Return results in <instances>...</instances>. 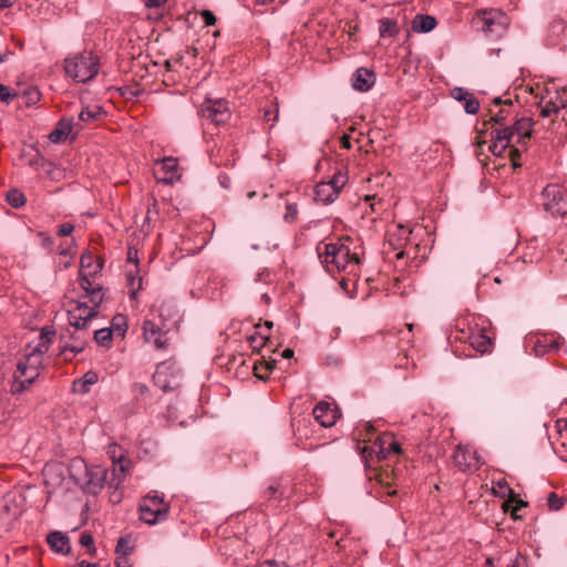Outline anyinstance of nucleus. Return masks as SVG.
<instances>
[{
	"label": "nucleus",
	"mask_w": 567,
	"mask_h": 567,
	"mask_svg": "<svg viewBox=\"0 0 567 567\" xmlns=\"http://www.w3.org/2000/svg\"><path fill=\"white\" fill-rule=\"evenodd\" d=\"M385 443H386L385 440H383L382 445H381L380 451H379V453L381 454L382 457H386L391 453H393V454H400L401 453V445H400V443H398L395 441H390L386 446L384 445Z\"/></svg>",
	"instance_id": "obj_34"
},
{
	"label": "nucleus",
	"mask_w": 567,
	"mask_h": 567,
	"mask_svg": "<svg viewBox=\"0 0 567 567\" xmlns=\"http://www.w3.org/2000/svg\"><path fill=\"white\" fill-rule=\"evenodd\" d=\"M73 229H74V226L72 224L64 223V224L60 225L58 235L59 236H69L72 234Z\"/></svg>",
	"instance_id": "obj_53"
},
{
	"label": "nucleus",
	"mask_w": 567,
	"mask_h": 567,
	"mask_svg": "<svg viewBox=\"0 0 567 567\" xmlns=\"http://www.w3.org/2000/svg\"><path fill=\"white\" fill-rule=\"evenodd\" d=\"M144 2L147 8H159L166 2V0H144Z\"/></svg>",
	"instance_id": "obj_55"
},
{
	"label": "nucleus",
	"mask_w": 567,
	"mask_h": 567,
	"mask_svg": "<svg viewBox=\"0 0 567 567\" xmlns=\"http://www.w3.org/2000/svg\"><path fill=\"white\" fill-rule=\"evenodd\" d=\"M167 332L163 330L155 321L146 319L143 322L144 340L153 343L156 349H166L168 346Z\"/></svg>",
	"instance_id": "obj_19"
},
{
	"label": "nucleus",
	"mask_w": 567,
	"mask_h": 567,
	"mask_svg": "<svg viewBox=\"0 0 567 567\" xmlns=\"http://www.w3.org/2000/svg\"><path fill=\"white\" fill-rule=\"evenodd\" d=\"M473 21L477 30L494 39L502 38L511 24L509 17L501 9L495 8L477 10Z\"/></svg>",
	"instance_id": "obj_4"
},
{
	"label": "nucleus",
	"mask_w": 567,
	"mask_h": 567,
	"mask_svg": "<svg viewBox=\"0 0 567 567\" xmlns=\"http://www.w3.org/2000/svg\"><path fill=\"white\" fill-rule=\"evenodd\" d=\"M330 185L333 186V188H336L337 193L339 194V192L341 190V188L346 185L347 183V177L339 173V174H334V176L332 177L331 181L328 182Z\"/></svg>",
	"instance_id": "obj_42"
},
{
	"label": "nucleus",
	"mask_w": 567,
	"mask_h": 567,
	"mask_svg": "<svg viewBox=\"0 0 567 567\" xmlns=\"http://www.w3.org/2000/svg\"><path fill=\"white\" fill-rule=\"evenodd\" d=\"M99 264L97 261L95 262L93 260V256L92 255H83L81 257V261H80V272L79 274H83V272H90V270L94 269V266Z\"/></svg>",
	"instance_id": "obj_36"
},
{
	"label": "nucleus",
	"mask_w": 567,
	"mask_h": 567,
	"mask_svg": "<svg viewBox=\"0 0 567 567\" xmlns=\"http://www.w3.org/2000/svg\"><path fill=\"white\" fill-rule=\"evenodd\" d=\"M200 16L206 25H214L216 23V17L210 10H203Z\"/></svg>",
	"instance_id": "obj_51"
},
{
	"label": "nucleus",
	"mask_w": 567,
	"mask_h": 567,
	"mask_svg": "<svg viewBox=\"0 0 567 567\" xmlns=\"http://www.w3.org/2000/svg\"><path fill=\"white\" fill-rule=\"evenodd\" d=\"M153 380L164 392L173 391L179 385V373L174 362L165 361L157 365Z\"/></svg>",
	"instance_id": "obj_10"
},
{
	"label": "nucleus",
	"mask_w": 567,
	"mask_h": 567,
	"mask_svg": "<svg viewBox=\"0 0 567 567\" xmlns=\"http://www.w3.org/2000/svg\"><path fill=\"white\" fill-rule=\"evenodd\" d=\"M12 3H13L12 0H0V8L1 9L9 8L12 6Z\"/></svg>",
	"instance_id": "obj_61"
},
{
	"label": "nucleus",
	"mask_w": 567,
	"mask_h": 567,
	"mask_svg": "<svg viewBox=\"0 0 567 567\" xmlns=\"http://www.w3.org/2000/svg\"><path fill=\"white\" fill-rule=\"evenodd\" d=\"M338 196L336 188L328 182L318 183L315 187V198L317 202L327 204L333 202Z\"/></svg>",
	"instance_id": "obj_25"
},
{
	"label": "nucleus",
	"mask_w": 567,
	"mask_h": 567,
	"mask_svg": "<svg viewBox=\"0 0 567 567\" xmlns=\"http://www.w3.org/2000/svg\"><path fill=\"white\" fill-rule=\"evenodd\" d=\"M436 25V20L432 16L416 14L412 21V30L414 32H430Z\"/></svg>",
	"instance_id": "obj_27"
},
{
	"label": "nucleus",
	"mask_w": 567,
	"mask_h": 567,
	"mask_svg": "<svg viewBox=\"0 0 567 567\" xmlns=\"http://www.w3.org/2000/svg\"><path fill=\"white\" fill-rule=\"evenodd\" d=\"M116 553L123 556H127L132 554L133 547L130 544V540L125 537H121L116 544Z\"/></svg>",
	"instance_id": "obj_37"
},
{
	"label": "nucleus",
	"mask_w": 567,
	"mask_h": 567,
	"mask_svg": "<svg viewBox=\"0 0 567 567\" xmlns=\"http://www.w3.org/2000/svg\"><path fill=\"white\" fill-rule=\"evenodd\" d=\"M27 104H35L40 100V92L35 87H30L24 92Z\"/></svg>",
	"instance_id": "obj_44"
},
{
	"label": "nucleus",
	"mask_w": 567,
	"mask_h": 567,
	"mask_svg": "<svg viewBox=\"0 0 567 567\" xmlns=\"http://www.w3.org/2000/svg\"><path fill=\"white\" fill-rule=\"evenodd\" d=\"M508 115H509L508 109L504 107V109H501L499 111H497L495 114H493L491 117V121L496 124H502L507 120Z\"/></svg>",
	"instance_id": "obj_46"
},
{
	"label": "nucleus",
	"mask_w": 567,
	"mask_h": 567,
	"mask_svg": "<svg viewBox=\"0 0 567 567\" xmlns=\"http://www.w3.org/2000/svg\"><path fill=\"white\" fill-rule=\"evenodd\" d=\"M257 4L266 6L271 3L274 0H255Z\"/></svg>",
	"instance_id": "obj_64"
},
{
	"label": "nucleus",
	"mask_w": 567,
	"mask_h": 567,
	"mask_svg": "<svg viewBox=\"0 0 567 567\" xmlns=\"http://www.w3.org/2000/svg\"><path fill=\"white\" fill-rule=\"evenodd\" d=\"M548 506L553 511H558L563 507V499L556 493H550L548 496Z\"/></svg>",
	"instance_id": "obj_47"
},
{
	"label": "nucleus",
	"mask_w": 567,
	"mask_h": 567,
	"mask_svg": "<svg viewBox=\"0 0 567 567\" xmlns=\"http://www.w3.org/2000/svg\"><path fill=\"white\" fill-rule=\"evenodd\" d=\"M79 567H99L97 564L95 563H87L85 560H82L80 564H79Z\"/></svg>",
	"instance_id": "obj_62"
},
{
	"label": "nucleus",
	"mask_w": 567,
	"mask_h": 567,
	"mask_svg": "<svg viewBox=\"0 0 567 567\" xmlns=\"http://www.w3.org/2000/svg\"><path fill=\"white\" fill-rule=\"evenodd\" d=\"M543 206L554 217H564L567 214V202L558 185H547L542 192Z\"/></svg>",
	"instance_id": "obj_8"
},
{
	"label": "nucleus",
	"mask_w": 567,
	"mask_h": 567,
	"mask_svg": "<svg viewBox=\"0 0 567 567\" xmlns=\"http://www.w3.org/2000/svg\"><path fill=\"white\" fill-rule=\"evenodd\" d=\"M274 367H275V361L265 362V363H261L260 365H255L254 367L255 375L259 379H266V373L268 371L272 370Z\"/></svg>",
	"instance_id": "obj_38"
},
{
	"label": "nucleus",
	"mask_w": 567,
	"mask_h": 567,
	"mask_svg": "<svg viewBox=\"0 0 567 567\" xmlns=\"http://www.w3.org/2000/svg\"><path fill=\"white\" fill-rule=\"evenodd\" d=\"M87 340L89 333L85 328H73V331H69L68 340L61 347V354L65 360H72L85 349Z\"/></svg>",
	"instance_id": "obj_12"
},
{
	"label": "nucleus",
	"mask_w": 567,
	"mask_h": 567,
	"mask_svg": "<svg viewBox=\"0 0 567 567\" xmlns=\"http://www.w3.org/2000/svg\"><path fill=\"white\" fill-rule=\"evenodd\" d=\"M494 104L497 105V106L502 105V104H505V106H511L513 103H512L511 100L503 101L502 97H495L494 99Z\"/></svg>",
	"instance_id": "obj_58"
},
{
	"label": "nucleus",
	"mask_w": 567,
	"mask_h": 567,
	"mask_svg": "<svg viewBox=\"0 0 567 567\" xmlns=\"http://www.w3.org/2000/svg\"><path fill=\"white\" fill-rule=\"evenodd\" d=\"M471 344L480 352L484 353L492 347V341L484 334H478L472 339Z\"/></svg>",
	"instance_id": "obj_31"
},
{
	"label": "nucleus",
	"mask_w": 567,
	"mask_h": 567,
	"mask_svg": "<svg viewBox=\"0 0 567 567\" xmlns=\"http://www.w3.org/2000/svg\"><path fill=\"white\" fill-rule=\"evenodd\" d=\"M341 146L346 150H350L351 148V142H350V137L348 135H343L342 138H341Z\"/></svg>",
	"instance_id": "obj_56"
},
{
	"label": "nucleus",
	"mask_w": 567,
	"mask_h": 567,
	"mask_svg": "<svg viewBox=\"0 0 567 567\" xmlns=\"http://www.w3.org/2000/svg\"><path fill=\"white\" fill-rule=\"evenodd\" d=\"M99 115V112L97 111H93V110H82L79 114V118L80 121L82 122H85V123H90V122H93Z\"/></svg>",
	"instance_id": "obj_45"
},
{
	"label": "nucleus",
	"mask_w": 567,
	"mask_h": 567,
	"mask_svg": "<svg viewBox=\"0 0 567 567\" xmlns=\"http://www.w3.org/2000/svg\"><path fill=\"white\" fill-rule=\"evenodd\" d=\"M375 84V73H353L351 85L358 92H367Z\"/></svg>",
	"instance_id": "obj_24"
},
{
	"label": "nucleus",
	"mask_w": 567,
	"mask_h": 567,
	"mask_svg": "<svg viewBox=\"0 0 567 567\" xmlns=\"http://www.w3.org/2000/svg\"><path fill=\"white\" fill-rule=\"evenodd\" d=\"M99 380V377L95 372L89 371L86 372L78 383L81 385V392L87 393L90 391V386L95 384Z\"/></svg>",
	"instance_id": "obj_33"
},
{
	"label": "nucleus",
	"mask_w": 567,
	"mask_h": 567,
	"mask_svg": "<svg viewBox=\"0 0 567 567\" xmlns=\"http://www.w3.org/2000/svg\"><path fill=\"white\" fill-rule=\"evenodd\" d=\"M313 416L321 426L329 427L337 421V411L330 403L319 402L313 409Z\"/></svg>",
	"instance_id": "obj_20"
},
{
	"label": "nucleus",
	"mask_w": 567,
	"mask_h": 567,
	"mask_svg": "<svg viewBox=\"0 0 567 567\" xmlns=\"http://www.w3.org/2000/svg\"><path fill=\"white\" fill-rule=\"evenodd\" d=\"M110 458L113 461L114 467H113V474L114 480L111 482L112 485L115 486V488L118 487V485L122 482V478L126 472L128 461L124 457L122 447L116 444L112 443L107 446L106 451Z\"/></svg>",
	"instance_id": "obj_16"
},
{
	"label": "nucleus",
	"mask_w": 567,
	"mask_h": 567,
	"mask_svg": "<svg viewBox=\"0 0 567 567\" xmlns=\"http://www.w3.org/2000/svg\"><path fill=\"white\" fill-rule=\"evenodd\" d=\"M534 122L529 117H522L516 120L513 126V138L517 137L516 143L520 146H526L527 140L530 137L533 132Z\"/></svg>",
	"instance_id": "obj_21"
},
{
	"label": "nucleus",
	"mask_w": 567,
	"mask_h": 567,
	"mask_svg": "<svg viewBox=\"0 0 567 567\" xmlns=\"http://www.w3.org/2000/svg\"><path fill=\"white\" fill-rule=\"evenodd\" d=\"M278 104L275 103L270 109L265 110L264 117L266 121H272L274 123L278 120Z\"/></svg>",
	"instance_id": "obj_49"
},
{
	"label": "nucleus",
	"mask_w": 567,
	"mask_h": 567,
	"mask_svg": "<svg viewBox=\"0 0 567 567\" xmlns=\"http://www.w3.org/2000/svg\"><path fill=\"white\" fill-rule=\"evenodd\" d=\"M202 116L216 124L225 123L229 118L227 102L223 99L207 100L206 105L202 109Z\"/></svg>",
	"instance_id": "obj_18"
},
{
	"label": "nucleus",
	"mask_w": 567,
	"mask_h": 567,
	"mask_svg": "<svg viewBox=\"0 0 567 567\" xmlns=\"http://www.w3.org/2000/svg\"><path fill=\"white\" fill-rule=\"evenodd\" d=\"M411 234V228L401 224H393L388 228L384 246L395 252L396 259L404 257V247L409 243Z\"/></svg>",
	"instance_id": "obj_9"
},
{
	"label": "nucleus",
	"mask_w": 567,
	"mask_h": 567,
	"mask_svg": "<svg viewBox=\"0 0 567 567\" xmlns=\"http://www.w3.org/2000/svg\"><path fill=\"white\" fill-rule=\"evenodd\" d=\"M464 110L467 114L473 115L480 111V102L473 94L464 101Z\"/></svg>",
	"instance_id": "obj_35"
},
{
	"label": "nucleus",
	"mask_w": 567,
	"mask_h": 567,
	"mask_svg": "<svg viewBox=\"0 0 567 567\" xmlns=\"http://www.w3.org/2000/svg\"><path fill=\"white\" fill-rule=\"evenodd\" d=\"M72 132V123L71 121H60L58 127L53 130L49 138L52 143H61L66 140L68 135Z\"/></svg>",
	"instance_id": "obj_28"
},
{
	"label": "nucleus",
	"mask_w": 567,
	"mask_h": 567,
	"mask_svg": "<svg viewBox=\"0 0 567 567\" xmlns=\"http://www.w3.org/2000/svg\"><path fill=\"white\" fill-rule=\"evenodd\" d=\"M54 337L55 330L52 327H43L37 340L25 347L14 372L13 392H23L38 379L44 367V355Z\"/></svg>",
	"instance_id": "obj_1"
},
{
	"label": "nucleus",
	"mask_w": 567,
	"mask_h": 567,
	"mask_svg": "<svg viewBox=\"0 0 567 567\" xmlns=\"http://www.w3.org/2000/svg\"><path fill=\"white\" fill-rule=\"evenodd\" d=\"M450 94L454 100L464 102L472 93L464 87L456 86L451 90Z\"/></svg>",
	"instance_id": "obj_39"
},
{
	"label": "nucleus",
	"mask_w": 567,
	"mask_h": 567,
	"mask_svg": "<svg viewBox=\"0 0 567 567\" xmlns=\"http://www.w3.org/2000/svg\"><path fill=\"white\" fill-rule=\"evenodd\" d=\"M101 270L102 265L96 264L94 269L90 270V272L79 274L80 286L85 292L84 297L89 298V301H94L97 303H102L104 300V291L102 285L95 280V276L99 275Z\"/></svg>",
	"instance_id": "obj_11"
},
{
	"label": "nucleus",
	"mask_w": 567,
	"mask_h": 567,
	"mask_svg": "<svg viewBox=\"0 0 567 567\" xmlns=\"http://www.w3.org/2000/svg\"><path fill=\"white\" fill-rule=\"evenodd\" d=\"M7 200L12 207L19 208L25 204V196L18 189H11L7 194Z\"/></svg>",
	"instance_id": "obj_32"
},
{
	"label": "nucleus",
	"mask_w": 567,
	"mask_h": 567,
	"mask_svg": "<svg viewBox=\"0 0 567 567\" xmlns=\"http://www.w3.org/2000/svg\"><path fill=\"white\" fill-rule=\"evenodd\" d=\"M455 465L461 471H472L480 466L481 460L476 451L470 446L458 445L453 454Z\"/></svg>",
	"instance_id": "obj_17"
},
{
	"label": "nucleus",
	"mask_w": 567,
	"mask_h": 567,
	"mask_svg": "<svg viewBox=\"0 0 567 567\" xmlns=\"http://www.w3.org/2000/svg\"><path fill=\"white\" fill-rule=\"evenodd\" d=\"M267 492H268L269 497H272V496L277 493V487H276V486H274V485H270V486L267 488Z\"/></svg>",
	"instance_id": "obj_63"
},
{
	"label": "nucleus",
	"mask_w": 567,
	"mask_h": 567,
	"mask_svg": "<svg viewBox=\"0 0 567 567\" xmlns=\"http://www.w3.org/2000/svg\"><path fill=\"white\" fill-rule=\"evenodd\" d=\"M111 338H112V329H109V328L99 329L94 333V339L96 340V342H99L101 344H104L106 341H110Z\"/></svg>",
	"instance_id": "obj_40"
},
{
	"label": "nucleus",
	"mask_w": 567,
	"mask_h": 567,
	"mask_svg": "<svg viewBox=\"0 0 567 567\" xmlns=\"http://www.w3.org/2000/svg\"><path fill=\"white\" fill-rule=\"evenodd\" d=\"M101 303L90 301H75L74 306L68 310L69 324L72 328H85L89 322L97 316Z\"/></svg>",
	"instance_id": "obj_7"
},
{
	"label": "nucleus",
	"mask_w": 567,
	"mask_h": 567,
	"mask_svg": "<svg viewBox=\"0 0 567 567\" xmlns=\"http://www.w3.org/2000/svg\"><path fill=\"white\" fill-rule=\"evenodd\" d=\"M100 58L92 51H84L64 61V71H97Z\"/></svg>",
	"instance_id": "obj_14"
},
{
	"label": "nucleus",
	"mask_w": 567,
	"mask_h": 567,
	"mask_svg": "<svg viewBox=\"0 0 567 567\" xmlns=\"http://www.w3.org/2000/svg\"><path fill=\"white\" fill-rule=\"evenodd\" d=\"M558 338L551 334H543L535 339L533 350L537 357L557 351L559 349Z\"/></svg>",
	"instance_id": "obj_22"
},
{
	"label": "nucleus",
	"mask_w": 567,
	"mask_h": 567,
	"mask_svg": "<svg viewBox=\"0 0 567 567\" xmlns=\"http://www.w3.org/2000/svg\"><path fill=\"white\" fill-rule=\"evenodd\" d=\"M154 174L157 182L163 184H172L182 176L177 159L173 157H165L157 162Z\"/></svg>",
	"instance_id": "obj_15"
},
{
	"label": "nucleus",
	"mask_w": 567,
	"mask_h": 567,
	"mask_svg": "<svg viewBox=\"0 0 567 567\" xmlns=\"http://www.w3.org/2000/svg\"><path fill=\"white\" fill-rule=\"evenodd\" d=\"M378 483L381 485L382 487V491L388 495V496H392L394 495L396 492L395 489H393L391 487V485L388 483V482H384L383 480V476L380 475L379 480H378Z\"/></svg>",
	"instance_id": "obj_52"
},
{
	"label": "nucleus",
	"mask_w": 567,
	"mask_h": 567,
	"mask_svg": "<svg viewBox=\"0 0 567 567\" xmlns=\"http://www.w3.org/2000/svg\"><path fill=\"white\" fill-rule=\"evenodd\" d=\"M296 214H297L296 207L292 206V205H288L287 206L286 219H288L289 216L293 217Z\"/></svg>",
	"instance_id": "obj_59"
},
{
	"label": "nucleus",
	"mask_w": 567,
	"mask_h": 567,
	"mask_svg": "<svg viewBox=\"0 0 567 567\" xmlns=\"http://www.w3.org/2000/svg\"><path fill=\"white\" fill-rule=\"evenodd\" d=\"M73 74V80L76 81V82H87L90 81L93 75L95 73H91L89 76H86V73H79V72H75V73H72Z\"/></svg>",
	"instance_id": "obj_54"
},
{
	"label": "nucleus",
	"mask_w": 567,
	"mask_h": 567,
	"mask_svg": "<svg viewBox=\"0 0 567 567\" xmlns=\"http://www.w3.org/2000/svg\"><path fill=\"white\" fill-rule=\"evenodd\" d=\"M566 23L563 19H554L548 28V38L551 45H557L561 34H564Z\"/></svg>",
	"instance_id": "obj_29"
},
{
	"label": "nucleus",
	"mask_w": 567,
	"mask_h": 567,
	"mask_svg": "<svg viewBox=\"0 0 567 567\" xmlns=\"http://www.w3.org/2000/svg\"><path fill=\"white\" fill-rule=\"evenodd\" d=\"M513 130L511 127L497 128L493 132V143L489 146L495 156H503L508 151L514 167H518L517 158L520 156L519 148L512 145Z\"/></svg>",
	"instance_id": "obj_6"
},
{
	"label": "nucleus",
	"mask_w": 567,
	"mask_h": 567,
	"mask_svg": "<svg viewBox=\"0 0 567 567\" xmlns=\"http://www.w3.org/2000/svg\"><path fill=\"white\" fill-rule=\"evenodd\" d=\"M282 358L290 359L293 355V350L285 349L281 353Z\"/></svg>",
	"instance_id": "obj_60"
},
{
	"label": "nucleus",
	"mask_w": 567,
	"mask_h": 567,
	"mask_svg": "<svg viewBox=\"0 0 567 567\" xmlns=\"http://www.w3.org/2000/svg\"><path fill=\"white\" fill-rule=\"evenodd\" d=\"M80 543L82 546H85L89 548V553L93 555L95 553V547L93 545V537L90 534H82L80 538Z\"/></svg>",
	"instance_id": "obj_48"
},
{
	"label": "nucleus",
	"mask_w": 567,
	"mask_h": 567,
	"mask_svg": "<svg viewBox=\"0 0 567 567\" xmlns=\"http://www.w3.org/2000/svg\"><path fill=\"white\" fill-rule=\"evenodd\" d=\"M14 96L16 94L11 93V90L7 85L0 84V101L8 103Z\"/></svg>",
	"instance_id": "obj_50"
},
{
	"label": "nucleus",
	"mask_w": 567,
	"mask_h": 567,
	"mask_svg": "<svg viewBox=\"0 0 567 567\" xmlns=\"http://www.w3.org/2000/svg\"><path fill=\"white\" fill-rule=\"evenodd\" d=\"M69 473L74 483L83 492L96 495L104 486L106 470L101 465H89L83 458L76 457L70 462Z\"/></svg>",
	"instance_id": "obj_3"
},
{
	"label": "nucleus",
	"mask_w": 567,
	"mask_h": 567,
	"mask_svg": "<svg viewBox=\"0 0 567 567\" xmlns=\"http://www.w3.org/2000/svg\"><path fill=\"white\" fill-rule=\"evenodd\" d=\"M567 107V89H556L554 93L547 90V94L540 101V115L549 117Z\"/></svg>",
	"instance_id": "obj_13"
},
{
	"label": "nucleus",
	"mask_w": 567,
	"mask_h": 567,
	"mask_svg": "<svg viewBox=\"0 0 567 567\" xmlns=\"http://www.w3.org/2000/svg\"><path fill=\"white\" fill-rule=\"evenodd\" d=\"M128 286L132 289V296L134 297L136 292L142 288V279L140 277L134 276L132 272L127 274Z\"/></svg>",
	"instance_id": "obj_41"
},
{
	"label": "nucleus",
	"mask_w": 567,
	"mask_h": 567,
	"mask_svg": "<svg viewBox=\"0 0 567 567\" xmlns=\"http://www.w3.org/2000/svg\"><path fill=\"white\" fill-rule=\"evenodd\" d=\"M269 337L264 334L262 332H254L252 334L247 337V341L249 343V347L254 351H259L261 348L266 346V342L268 341Z\"/></svg>",
	"instance_id": "obj_30"
},
{
	"label": "nucleus",
	"mask_w": 567,
	"mask_h": 567,
	"mask_svg": "<svg viewBox=\"0 0 567 567\" xmlns=\"http://www.w3.org/2000/svg\"><path fill=\"white\" fill-rule=\"evenodd\" d=\"M167 513L168 506L158 495H147L140 504V518L148 525L164 520Z\"/></svg>",
	"instance_id": "obj_5"
},
{
	"label": "nucleus",
	"mask_w": 567,
	"mask_h": 567,
	"mask_svg": "<svg viewBox=\"0 0 567 567\" xmlns=\"http://www.w3.org/2000/svg\"><path fill=\"white\" fill-rule=\"evenodd\" d=\"M132 392L136 398H144L150 393V389L146 384L136 382L132 385Z\"/></svg>",
	"instance_id": "obj_43"
},
{
	"label": "nucleus",
	"mask_w": 567,
	"mask_h": 567,
	"mask_svg": "<svg viewBox=\"0 0 567 567\" xmlns=\"http://www.w3.org/2000/svg\"><path fill=\"white\" fill-rule=\"evenodd\" d=\"M350 244H352L350 238H346L318 247L320 260L329 272L347 271L353 275L357 274L360 256L358 251L350 247Z\"/></svg>",
	"instance_id": "obj_2"
},
{
	"label": "nucleus",
	"mask_w": 567,
	"mask_h": 567,
	"mask_svg": "<svg viewBox=\"0 0 567 567\" xmlns=\"http://www.w3.org/2000/svg\"><path fill=\"white\" fill-rule=\"evenodd\" d=\"M400 33L398 20L392 18H381L379 20V35L382 39L394 38Z\"/></svg>",
	"instance_id": "obj_26"
},
{
	"label": "nucleus",
	"mask_w": 567,
	"mask_h": 567,
	"mask_svg": "<svg viewBox=\"0 0 567 567\" xmlns=\"http://www.w3.org/2000/svg\"><path fill=\"white\" fill-rule=\"evenodd\" d=\"M48 544L52 550L61 554L69 553L70 540L69 537L61 532H52L47 537Z\"/></svg>",
	"instance_id": "obj_23"
},
{
	"label": "nucleus",
	"mask_w": 567,
	"mask_h": 567,
	"mask_svg": "<svg viewBox=\"0 0 567 567\" xmlns=\"http://www.w3.org/2000/svg\"><path fill=\"white\" fill-rule=\"evenodd\" d=\"M262 567H289L285 563H278V561H266Z\"/></svg>",
	"instance_id": "obj_57"
}]
</instances>
